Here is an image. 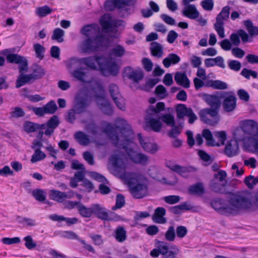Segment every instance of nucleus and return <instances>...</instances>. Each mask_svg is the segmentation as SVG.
I'll use <instances>...</instances> for the list:
<instances>
[{
    "label": "nucleus",
    "instance_id": "obj_46",
    "mask_svg": "<svg viewBox=\"0 0 258 258\" xmlns=\"http://www.w3.org/2000/svg\"><path fill=\"white\" fill-rule=\"evenodd\" d=\"M64 192L56 190L50 191V196L51 198L59 203H62L64 201Z\"/></svg>",
    "mask_w": 258,
    "mask_h": 258
},
{
    "label": "nucleus",
    "instance_id": "obj_56",
    "mask_svg": "<svg viewBox=\"0 0 258 258\" xmlns=\"http://www.w3.org/2000/svg\"><path fill=\"white\" fill-rule=\"evenodd\" d=\"M23 240L25 241V246L27 249L31 250L37 247V244L34 241L31 235L25 236Z\"/></svg>",
    "mask_w": 258,
    "mask_h": 258
},
{
    "label": "nucleus",
    "instance_id": "obj_48",
    "mask_svg": "<svg viewBox=\"0 0 258 258\" xmlns=\"http://www.w3.org/2000/svg\"><path fill=\"white\" fill-rule=\"evenodd\" d=\"M46 157V154L41 151L39 149L35 150L34 153L32 156L31 161L32 163H36L44 159Z\"/></svg>",
    "mask_w": 258,
    "mask_h": 258
},
{
    "label": "nucleus",
    "instance_id": "obj_37",
    "mask_svg": "<svg viewBox=\"0 0 258 258\" xmlns=\"http://www.w3.org/2000/svg\"><path fill=\"white\" fill-rule=\"evenodd\" d=\"M75 138L80 145L83 146H87L90 142L88 136L81 131H78L75 133Z\"/></svg>",
    "mask_w": 258,
    "mask_h": 258
},
{
    "label": "nucleus",
    "instance_id": "obj_49",
    "mask_svg": "<svg viewBox=\"0 0 258 258\" xmlns=\"http://www.w3.org/2000/svg\"><path fill=\"white\" fill-rule=\"evenodd\" d=\"M83 58L73 57L67 62V66L70 68H78L83 65Z\"/></svg>",
    "mask_w": 258,
    "mask_h": 258
},
{
    "label": "nucleus",
    "instance_id": "obj_36",
    "mask_svg": "<svg viewBox=\"0 0 258 258\" xmlns=\"http://www.w3.org/2000/svg\"><path fill=\"white\" fill-rule=\"evenodd\" d=\"M81 33L88 37H94L96 30L94 28V25H86L84 26L80 31Z\"/></svg>",
    "mask_w": 258,
    "mask_h": 258
},
{
    "label": "nucleus",
    "instance_id": "obj_17",
    "mask_svg": "<svg viewBox=\"0 0 258 258\" xmlns=\"http://www.w3.org/2000/svg\"><path fill=\"white\" fill-rule=\"evenodd\" d=\"M124 73L127 78L136 83L139 82L144 77V74L142 72L135 71L130 67H126L124 69Z\"/></svg>",
    "mask_w": 258,
    "mask_h": 258
},
{
    "label": "nucleus",
    "instance_id": "obj_50",
    "mask_svg": "<svg viewBox=\"0 0 258 258\" xmlns=\"http://www.w3.org/2000/svg\"><path fill=\"white\" fill-rule=\"evenodd\" d=\"M46 114H52L55 112L57 106L55 101L51 100L44 106Z\"/></svg>",
    "mask_w": 258,
    "mask_h": 258
},
{
    "label": "nucleus",
    "instance_id": "obj_11",
    "mask_svg": "<svg viewBox=\"0 0 258 258\" xmlns=\"http://www.w3.org/2000/svg\"><path fill=\"white\" fill-rule=\"evenodd\" d=\"M108 90L117 107L120 110H125L124 100L120 93L118 87L115 84H110L108 86Z\"/></svg>",
    "mask_w": 258,
    "mask_h": 258
},
{
    "label": "nucleus",
    "instance_id": "obj_31",
    "mask_svg": "<svg viewBox=\"0 0 258 258\" xmlns=\"http://www.w3.org/2000/svg\"><path fill=\"white\" fill-rule=\"evenodd\" d=\"M85 68H78L72 73V76L76 80L84 83L88 82V75L86 72L84 71Z\"/></svg>",
    "mask_w": 258,
    "mask_h": 258
},
{
    "label": "nucleus",
    "instance_id": "obj_55",
    "mask_svg": "<svg viewBox=\"0 0 258 258\" xmlns=\"http://www.w3.org/2000/svg\"><path fill=\"white\" fill-rule=\"evenodd\" d=\"M172 129L168 132V136L170 138H176L181 132L182 126L180 125H175L171 126Z\"/></svg>",
    "mask_w": 258,
    "mask_h": 258
},
{
    "label": "nucleus",
    "instance_id": "obj_4",
    "mask_svg": "<svg viewBox=\"0 0 258 258\" xmlns=\"http://www.w3.org/2000/svg\"><path fill=\"white\" fill-rule=\"evenodd\" d=\"M125 159V153L120 150L116 151L109 159L110 162L112 166V173L121 179L127 178Z\"/></svg>",
    "mask_w": 258,
    "mask_h": 258
},
{
    "label": "nucleus",
    "instance_id": "obj_8",
    "mask_svg": "<svg viewBox=\"0 0 258 258\" xmlns=\"http://www.w3.org/2000/svg\"><path fill=\"white\" fill-rule=\"evenodd\" d=\"M199 116L203 122L210 125L216 124L219 120L218 110L216 109L208 108L202 109L199 112Z\"/></svg>",
    "mask_w": 258,
    "mask_h": 258
},
{
    "label": "nucleus",
    "instance_id": "obj_53",
    "mask_svg": "<svg viewBox=\"0 0 258 258\" xmlns=\"http://www.w3.org/2000/svg\"><path fill=\"white\" fill-rule=\"evenodd\" d=\"M137 0H114L116 8H123L126 6L134 5Z\"/></svg>",
    "mask_w": 258,
    "mask_h": 258
},
{
    "label": "nucleus",
    "instance_id": "obj_52",
    "mask_svg": "<svg viewBox=\"0 0 258 258\" xmlns=\"http://www.w3.org/2000/svg\"><path fill=\"white\" fill-rule=\"evenodd\" d=\"M94 215L101 220L108 221L114 220V218H112L105 211H94Z\"/></svg>",
    "mask_w": 258,
    "mask_h": 258
},
{
    "label": "nucleus",
    "instance_id": "obj_9",
    "mask_svg": "<svg viewBox=\"0 0 258 258\" xmlns=\"http://www.w3.org/2000/svg\"><path fill=\"white\" fill-rule=\"evenodd\" d=\"M122 22L121 20L112 18L110 15L108 14L103 15L100 20V25L105 32H114Z\"/></svg>",
    "mask_w": 258,
    "mask_h": 258
},
{
    "label": "nucleus",
    "instance_id": "obj_63",
    "mask_svg": "<svg viewBox=\"0 0 258 258\" xmlns=\"http://www.w3.org/2000/svg\"><path fill=\"white\" fill-rule=\"evenodd\" d=\"M228 67L232 71L238 72L241 68V63L236 60H231L228 62Z\"/></svg>",
    "mask_w": 258,
    "mask_h": 258
},
{
    "label": "nucleus",
    "instance_id": "obj_62",
    "mask_svg": "<svg viewBox=\"0 0 258 258\" xmlns=\"http://www.w3.org/2000/svg\"><path fill=\"white\" fill-rule=\"evenodd\" d=\"M124 203L125 200L124 197L122 195L118 194L116 196L115 205L112 207L111 210L120 209L124 206Z\"/></svg>",
    "mask_w": 258,
    "mask_h": 258
},
{
    "label": "nucleus",
    "instance_id": "obj_43",
    "mask_svg": "<svg viewBox=\"0 0 258 258\" xmlns=\"http://www.w3.org/2000/svg\"><path fill=\"white\" fill-rule=\"evenodd\" d=\"M125 49L120 45H116L110 50V54L115 57H121L125 54Z\"/></svg>",
    "mask_w": 258,
    "mask_h": 258
},
{
    "label": "nucleus",
    "instance_id": "obj_25",
    "mask_svg": "<svg viewBox=\"0 0 258 258\" xmlns=\"http://www.w3.org/2000/svg\"><path fill=\"white\" fill-rule=\"evenodd\" d=\"M174 80L177 84L188 88L190 86V81L184 73L177 72L174 76Z\"/></svg>",
    "mask_w": 258,
    "mask_h": 258
},
{
    "label": "nucleus",
    "instance_id": "obj_20",
    "mask_svg": "<svg viewBox=\"0 0 258 258\" xmlns=\"http://www.w3.org/2000/svg\"><path fill=\"white\" fill-rule=\"evenodd\" d=\"M66 206L69 209L77 208L78 210H103L100 205H92L90 208L87 209L80 202L67 201L66 202Z\"/></svg>",
    "mask_w": 258,
    "mask_h": 258
},
{
    "label": "nucleus",
    "instance_id": "obj_44",
    "mask_svg": "<svg viewBox=\"0 0 258 258\" xmlns=\"http://www.w3.org/2000/svg\"><path fill=\"white\" fill-rule=\"evenodd\" d=\"M33 49L35 52L36 57L40 59H42L44 58L45 48L43 46L39 43L34 44Z\"/></svg>",
    "mask_w": 258,
    "mask_h": 258
},
{
    "label": "nucleus",
    "instance_id": "obj_32",
    "mask_svg": "<svg viewBox=\"0 0 258 258\" xmlns=\"http://www.w3.org/2000/svg\"><path fill=\"white\" fill-rule=\"evenodd\" d=\"M150 50L152 55L157 58H160L163 54V48L162 45L157 42L151 43Z\"/></svg>",
    "mask_w": 258,
    "mask_h": 258
},
{
    "label": "nucleus",
    "instance_id": "obj_6",
    "mask_svg": "<svg viewBox=\"0 0 258 258\" xmlns=\"http://www.w3.org/2000/svg\"><path fill=\"white\" fill-rule=\"evenodd\" d=\"M128 179L130 191L133 196L136 199H141L148 195V188L146 184L138 182L139 177L137 174L132 173Z\"/></svg>",
    "mask_w": 258,
    "mask_h": 258
},
{
    "label": "nucleus",
    "instance_id": "obj_29",
    "mask_svg": "<svg viewBox=\"0 0 258 258\" xmlns=\"http://www.w3.org/2000/svg\"><path fill=\"white\" fill-rule=\"evenodd\" d=\"M238 145L235 141H230L226 145L225 148V153L228 157H233L237 154Z\"/></svg>",
    "mask_w": 258,
    "mask_h": 258
},
{
    "label": "nucleus",
    "instance_id": "obj_2",
    "mask_svg": "<svg viewBox=\"0 0 258 258\" xmlns=\"http://www.w3.org/2000/svg\"><path fill=\"white\" fill-rule=\"evenodd\" d=\"M6 59L10 63L19 64L20 75L16 82V87L19 88L27 83H29L32 79H34L31 74H24L28 70V61L26 57L17 54L10 53L7 55Z\"/></svg>",
    "mask_w": 258,
    "mask_h": 258
},
{
    "label": "nucleus",
    "instance_id": "obj_42",
    "mask_svg": "<svg viewBox=\"0 0 258 258\" xmlns=\"http://www.w3.org/2000/svg\"><path fill=\"white\" fill-rule=\"evenodd\" d=\"M52 9L48 6L38 7L36 10V14L39 17H44L52 12Z\"/></svg>",
    "mask_w": 258,
    "mask_h": 258
},
{
    "label": "nucleus",
    "instance_id": "obj_7",
    "mask_svg": "<svg viewBox=\"0 0 258 258\" xmlns=\"http://www.w3.org/2000/svg\"><path fill=\"white\" fill-rule=\"evenodd\" d=\"M230 10V7L228 6L223 7L221 12L217 16L216 23L214 24V28L221 38L225 37L224 21L229 18Z\"/></svg>",
    "mask_w": 258,
    "mask_h": 258
},
{
    "label": "nucleus",
    "instance_id": "obj_34",
    "mask_svg": "<svg viewBox=\"0 0 258 258\" xmlns=\"http://www.w3.org/2000/svg\"><path fill=\"white\" fill-rule=\"evenodd\" d=\"M166 211H155L152 218L154 223L164 224L166 223V218L164 217Z\"/></svg>",
    "mask_w": 258,
    "mask_h": 258
},
{
    "label": "nucleus",
    "instance_id": "obj_38",
    "mask_svg": "<svg viewBox=\"0 0 258 258\" xmlns=\"http://www.w3.org/2000/svg\"><path fill=\"white\" fill-rule=\"evenodd\" d=\"M16 220L19 224L26 226L33 227L36 225L35 220L28 217L18 216L16 217Z\"/></svg>",
    "mask_w": 258,
    "mask_h": 258
},
{
    "label": "nucleus",
    "instance_id": "obj_47",
    "mask_svg": "<svg viewBox=\"0 0 258 258\" xmlns=\"http://www.w3.org/2000/svg\"><path fill=\"white\" fill-rule=\"evenodd\" d=\"M219 214L228 217L243 215L249 211H216Z\"/></svg>",
    "mask_w": 258,
    "mask_h": 258
},
{
    "label": "nucleus",
    "instance_id": "obj_35",
    "mask_svg": "<svg viewBox=\"0 0 258 258\" xmlns=\"http://www.w3.org/2000/svg\"><path fill=\"white\" fill-rule=\"evenodd\" d=\"M45 126L44 124H39L30 121H26L24 124V128L26 132L31 133L43 128Z\"/></svg>",
    "mask_w": 258,
    "mask_h": 258
},
{
    "label": "nucleus",
    "instance_id": "obj_28",
    "mask_svg": "<svg viewBox=\"0 0 258 258\" xmlns=\"http://www.w3.org/2000/svg\"><path fill=\"white\" fill-rule=\"evenodd\" d=\"M190 194L202 196L205 193L204 184L202 182H197L190 185L188 188Z\"/></svg>",
    "mask_w": 258,
    "mask_h": 258
},
{
    "label": "nucleus",
    "instance_id": "obj_23",
    "mask_svg": "<svg viewBox=\"0 0 258 258\" xmlns=\"http://www.w3.org/2000/svg\"><path fill=\"white\" fill-rule=\"evenodd\" d=\"M99 108L106 114L111 115L113 110L109 101L105 98L95 100Z\"/></svg>",
    "mask_w": 258,
    "mask_h": 258
},
{
    "label": "nucleus",
    "instance_id": "obj_21",
    "mask_svg": "<svg viewBox=\"0 0 258 258\" xmlns=\"http://www.w3.org/2000/svg\"><path fill=\"white\" fill-rule=\"evenodd\" d=\"M89 105V103L86 98H78L73 106V108L77 113L81 114L86 111V108Z\"/></svg>",
    "mask_w": 258,
    "mask_h": 258
},
{
    "label": "nucleus",
    "instance_id": "obj_12",
    "mask_svg": "<svg viewBox=\"0 0 258 258\" xmlns=\"http://www.w3.org/2000/svg\"><path fill=\"white\" fill-rule=\"evenodd\" d=\"M156 247L161 250V254L163 256L161 258H176L179 253V249L174 246L173 250H169L168 244L164 241L156 240Z\"/></svg>",
    "mask_w": 258,
    "mask_h": 258
},
{
    "label": "nucleus",
    "instance_id": "obj_15",
    "mask_svg": "<svg viewBox=\"0 0 258 258\" xmlns=\"http://www.w3.org/2000/svg\"><path fill=\"white\" fill-rule=\"evenodd\" d=\"M130 160L135 164L146 165L149 162V158L147 155L129 150L127 152Z\"/></svg>",
    "mask_w": 258,
    "mask_h": 258
},
{
    "label": "nucleus",
    "instance_id": "obj_45",
    "mask_svg": "<svg viewBox=\"0 0 258 258\" xmlns=\"http://www.w3.org/2000/svg\"><path fill=\"white\" fill-rule=\"evenodd\" d=\"M190 108H187L186 106L182 104H179L176 109L177 117L178 118H182L184 116H186L187 112L190 110Z\"/></svg>",
    "mask_w": 258,
    "mask_h": 258
},
{
    "label": "nucleus",
    "instance_id": "obj_40",
    "mask_svg": "<svg viewBox=\"0 0 258 258\" xmlns=\"http://www.w3.org/2000/svg\"><path fill=\"white\" fill-rule=\"evenodd\" d=\"M115 237L119 242L124 241L126 239V231L123 227H118L115 231Z\"/></svg>",
    "mask_w": 258,
    "mask_h": 258
},
{
    "label": "nucleus",
    "instance_id": "obj_58",
    "mask_svg": "<svg viewBox=\"0 0 258 258\" xmlns=\"http://www.w3.org/2000/svg\"><path fill=\"white\" fill-rule=\"evenodd\" d=\"M240 75L247 79H249L250 76H252L253 78H256L257 76V72L246 68L243 69Z\"/></svg>",
    "mask_w": 258,
    "mask_h": 258
},
{
    "label": "nucleus",
    "instance_id": "obj_27",
    "mask_svg": "<svg viewBox=\"0 0 258 258\" xmlns=\"http://www.w3.org/2000/svg\"><path fill=\"white\" fill-rule=\"evenodd\" d=\"M151 9H142L141 14L144 18H149L153 15V12L157 13L159 11V6L154 2L151 1L149 3Z\"/></svg>",
    "mask_w": 258,
    "mask_h": 258
},
{
    "label": "nucleus",
    "instance_id": "obj_16",
    "mask_svg": "<svg viewBox=\"0 0 258 258\" xmlns=\"http://www.w3.org/2000/svg\"><path fill=\"white\" fill-rule=\"evenodd\" d=\"M231 203L233 206L239 209L248 208L251 205L247 198L240 196H235L232 198Z\"/></svg>",
    "mask_w": 258,
    "mask_h": 258
},
{
    "label": "nucleus",
    "instance_id": "obj_22",
    "mask_svg": "<svg viewBox=\"0 0 258 258\" xmlns=\"http://www.w3.org/2000/svg\"><path fill=\"white\" fill-rule=\"evenodd\" d=\"M204 97L206 102L211 106L210 109H216L219 111L221 105V101L219 97L216 95H205Z\"/></svg>",
    "mask_w": 258,
    "mask_h": 258
},
{
    "label": "nucleus",
    "instance_id": "obj_10",
    "mask_svg": "<svg viewBox=\"0 0 258 258\" xmlns=\"http://www.w3.org/2000/svg\"><path fill=\"white\" fill-rule=\"evenodd\" d=\"M166 166L172 171L184 178H188L190 175L197 171V168L191 166H182L171 162H167Z\"/></svg>",
    "mask_w": 258,
    "mask_h": 258
},
{
    "label": "nucleus",
    "instance_id": "obj_1",
    "mask_svg": "<svg viewBox=\"0 0 258 258\" xmlns=\"http://www.w3.org/2000/svg\"><path fill=\"white\" fill-rule=\"evenodd\" d=\"M116 122L118 125L108 123L102 129L92 121L87 124L86 129L94 136H100L104 133L116 147L125 149L132 142L133 132L124 119L119 118Z\"/></svg>",
    "mask_w": 258,
    "mask_h": 258
},
{
    "label": "nucleus",
    "instance_id": "obj_5",
    "mask_svg": "<svg viewBox=\"0 0 258 258\" xmlns=\"http://www.w3.org/2000/svg\"><path fill=\"white\" fill-rule=\"evenodd\" d=\"M165 104L163 102H158L156 106H150L147 110L145 117L147 126L156 132H159L162 128V123L159 119V113L164 110Z\"/></svg>",
    "mask_w": 258,
    "mask_h": 258
},
{
    "label": "nucleus",
    "instance_id": "obj_18",
    "mask_svg": "<svg viewBox=\"0 0 258 258\" xmlns=\"http://www.w3.org/2000/svg\"><path fill=\"white\" fill-rule=\"evenodd\" d=\"M184 6L185 7L182 10L183 16L192 20H195L199 18L200 14L195 5H185Z\"/></svg>",
    "mask_w": 258,
    "mask_h": 258
},
{
    "label": "nucleus",
    "instance_id": "obj_60",
    "mask_svg": "<svg viewBox=\"0 0 258 258\" xmlns=\"http://www.w3.org/2000/svg\"><path fill=\"white\" fill-rule=\"evenodd\" d=\"M64 35V31L59 29L56 28L53 31L52 39L57 40L58 42H62L63 41L62 37Z\"/></svg>",
    "mask_w": 258,
    "mask_h": 258
},
{
    "label": "nucleus",
    "instance_id": "obj_3",
    "mask_svg": "<svg viewBox=\"0 0 258 258\" xmlns=\"http://www.w3.org/2000/svg\"><path fill=\"white\" fill-rule=\"evenodd\" d=\"M109 44V38L104 35H97L94 37H88L80 44V48L84 53H90L98 51L100 49Z\"/></svg>",
    "mask_w": 258,
    "mask_h": 258
},
{
    "label": "nucleus",
    "instance_id": "obj_26",
    "mask_svg": "<svg viewBox=\"0 0 258 258\" xmlns=\"http://www.w3.org/2000/svg\"><path fill=\"white\" fill-rule=\"evenodd\" d=\"M180 59V57L177 54L171 53L163 60L162 62L165 68H168L171 65L177 64Z\"/></svg>",
    "mask_w": 258,
    "mask_h": 258
},
{
    "label": "nucleus",
    "instance_id": "obj_61",
    "mask_svg": "<svg viewBox=\"0 0 258 258\" xmlns=\"http://www.w3.org/2000/svg\"><path fill=\"white\" fill-rule=\"evenodd\" d=\"M225 186V184L219 183L215 180H213L210 184V187L211 189L216 192H220L221 191L222 188Z\"/></svg>",
    "mask_w": 258,
    "mask_h": 258
},
{
    "label": "nucleus",
    "instance_id": "obj_19",
    "mask_svg": "<svg viewBox=\"0 0 258 258\" xmlns=\"http://www.w3.org/2000/svg\"><path fill=\"white\" fill-rule=\"evenodd\" d=\"M48 217L50 220L53 221H65L68 226L77 224L79 222V219L76 217L68 218L63 216L58 215L56 214L50 215Z\"/></svg>",
    "mask_w": 258,
    "mask_h": 258
},
{
    "label": "nucleus",
    "instance_id": "obj_24",
    "mask_svg": "<svg viewBox=\"0 0 258 258\" xmlns=\"http://www.w3.org/2000/svg\"><path fill=\"white\" fill-rule=\"evenodd\" d=\"M223 106L225 111H232L236 106V98L233 95L227 97L223 101Z\"/></svg>",
    "mask_w": 258,
    "mask_h": 258
},
{
    "label": "nucleus",
    "instance_id": "obj_33",
    "mask_svg": "<svg viewBox=\"0 0 258 258\" xmlns=\"http://www.w3.org/2000/svg\"><path fill=\"white\" fill-rule=\"evenodd\" d=\"M95 100L105 97V92L102 85L99 82H96L93 87Z\"/></svg>",
    "mask_w": 258,
    "mask_h": 258
},
{
    "label": "nucleus",
    "instance_id": "obj_39",
    "mask_svg": "<svg viewBox=\"0 0 258 258\" xmlns=\"http://www.w3.org/2000/svg\"><path fill=\"white\" fill-rule=\"evenodd\" d=\"M243 23L247 31L250 36H252L258 35V27L253 26L251 20H245Z\"/></svg>",
    "mask_w": 258,
    "mask_h": 258
},
{
    "label": "nucleus",
    "instance_id": "obj_30",
    "mask_svg": "<svg viewBox=\"0 0 258 258\" xmlns=\"http://www.w3.org/2000/svg\"><path fill=\"white\" fill-rule=\"evenodd\" d=\"M138 138L141 145L145 151L154 153L157 151V145L153 143L145 142L140 134H138Z\"/></svg>",
    "mask_w": 258,
    "mask_h": 258
},
{
    "label": "nucleus",
    "instance_id": "obj_59",
    "mask_svg": "<svg viewBox=\"0 0 258 258\" xmlns=\"http://www.w3.org/2000/svg\"><path fill=\"white\" fill-rule=\"evenodd\" d=\"M44 74L45 71L44 69L41 67L37 66L34 68L33 73L31 74V75L33 76L34 80H36L42 77Z\"/></svg>",
    "mask_w": 258,
    "mask_h": 258
},
{
    "label": "nucleus",
    "instance_id": "obj_51",
    "mask_svg": "<svg viewBox=\"0 0 258 258\" xmlns=\"http://www.w3.org/2000/svg\"><path fill=\"white\" fill-rule=\"evenodd\" d=\"M32 195L36 200L43 202L45 200L46 193L42 189H37L32 191Z\"/></svg>",
    "mask_w": 258,
    "mask_h": 258
},
{
    "label": "nucleus",
    "instance_id": "obj_57",
    "mask_svg": "<svg viewBox=\"0 0 258 258\" xmlns=\"http://www.w3.org/2000/svg\"><path fill=\"white\" fill-rule=\"evenodd\" d=\"M10 114L12 117L19 118L24 116L25 113L22 108L19 107H16L12 108Z\"/></svg>",
    "mask_w": 258,
    "mask_h": 258
},
{
    "label": "nucleus",
    "instance_id": "obj_13",
    "mask_svg": "<svg viewBox=\"0 0 258 258\" xmlns=\"http://www.w3.org/2000/svg\"><path fill=\"white\" fill-rule=\"evenodd\" d=\"M104 60L103 56H91L83 57V64L93 71L100 70L102 62Z\"/></svg>",
    "mask_w": 258,
    "mask_h": 258
},
{
    "label": "nucleus",
    "instance_id": "obj_64",
    "mask_svg": "<svg viewBox=\"0 0 258 258\" xmlns=\"http://www.w3.org/2000/svg\"><path fill=\"white\" fill-rule=\"evenodd\" d=\"M165 238L169 241H173L175 238V229L173 226H170L165 233Z\"/></svg>",
    "mask_w": 258,
    "mask_h": 258
},
{
    "label": "nucleus",
    "instance_id": "obj_41",
    "mask_svg": "<svg viewBox=\"0 0 258 258\" xmlns=\"http://www.w3.org/2000/svg\"><path fill=\"white\" fill-rule=\"evenodd\" d=\"M159 119L169 126H173L175 124L174 116L170 113L160 115V113H159Z\"/></svg>",
    "mask_w": 258,
    "mask_h": 258
},
{
    "label": "nucleus",
    "instance_id": "obj_54",
    "mask_svg": "<svg viewBox=\"0 0 258 258\" xmlns=\"http://www.w3.org/2000/svg\"><path fill=\"white\" fill-rule=\"evenodd\" d=\"M202 136L206 140L207 144L209 146L214 145L213 135L211 132L209 130H203L202 131Z\"/></svg>",
    "mask_w": 258,
    "mask_h": 258
},
{
    "label": "nucleus",
    "instance_id": "obj_14",
    "mask_svg": "<svg viewBox=\"0 0 258 258\" xmlns=\"http://www.w3.org/2000/svg\"><path fill=\"white\" fill-rule=\"evenodd\" d=\"M100 71L105 76L109 75L116 76L118 73L119 69L115 62L109 61L104 57V60L102 62Z\"/></svg>",
    "mask_w": 258,
    "mask_h": 258
}]
</instances>
